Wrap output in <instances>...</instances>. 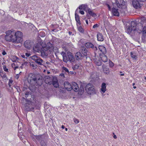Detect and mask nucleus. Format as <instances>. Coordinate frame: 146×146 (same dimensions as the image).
I'll return each mask as SVG.
<instances>
[{
    "instance_id": "f257e3e1",
    "label": "nucleus",
    "mask_w": 146,
    "mask_h": 146,
    "mask_svg": "<svg viewBox=\"0 0 146 146\" xmlns=\"http://www.w3.org/2000/svg\"><path fill=\"white\" fill-rule=\"evenodd\" d=\"M5 40L14 44L21 43L23 41V35L20 31L15 32L14 30H9L5 32Z\"/></svg>"
},
{
    "instance_id": "f03ea898",
    "label": "nucleus",
    "mask_w": 146,
    "mask_h": 146,
    "mask_svg": "<svg viewBox=\"0 0 146 146\" xmlns=\"http://www.w3.org/2000/svg\"><path fill=\"white\" fill-rule=\"evenodd\" d=\"M146 33V27H144L143 28L142 25L141 23H139L137 24L134 21H132L129 25L127 30L128 33L135 34L137 33H140L142 31V33L144 31Z\"/></svg>"
},
{
    "instance_id": "7ed1b4c3",
    "label": "nucleus",
    "mask_w": 146,
    "mask_h": 146,
    "mask_svg": "<svg viewBox=\"0 0 146 146\" xmlns=\"http://www.w3.org/2000/svg\"><path fill=\"white\" fill-rule=\"evenodd\" d=\"M85 90L87 93L90 95H92L96 93V90L93 84L89 83L85 87Z\"/></svg>"
},
{
    "instance_id": "20e7f679",
    "label": "nucleus",
    "mask_w": 146,
    "mask_h": 146,
    "mask_svg": "<svg viewBox=\"0 0 146 146\" xmlns=\"http://www.w3.org/2000/svg\"><path fill=\"white\" fill-rule=\"evenodd\" d=\"M28 82L31 83L33 82H37V79L35 75L33 74H30L29 76L27 78Z\"/></svg>"
},
{
    "instance_id": "39448f33",
    "label": "nucleus",
    "mask_w": 146,
    "mask_h": 146,
    "mask_svg": "<svg viewBox=\"0 0 146 146\" xmlns=\"http://www.w3.org/2000/svg\"><path fill=\"white\" fill-rule=\"evenodd\" d=\"M33 43L29 40H26L24 44V46L27 49H30L33 46Z\"/></svg>"
},
{
    "instance_id": "423d86ee",
    "label": "nucleus",
    "mask_w": 146,
    "mask_h": 146,
    "mask_svg": "<svg viewBox=\"0 0 146 146\" xmlns=\"http://www.w3.org/2000/svg\"><path fill=\"white\" fill-rule=\"evenodd\" d=\"M132 4L133 7L137 9L140 8L142 5L138 0H133L132 1Z\"/></svg>"
},
{
    "instance_id": "0eeeda50",
    "label": "nucleus",
    "mask_w": 146,
    "mask_h": 146,
    "mask_svg": "<svg viewBox=\"0 0 146 146\" xmlns=\"http://www.w3.org/2000/svg\"><path fill=\"white\" fill-rule=\"evenodd\" d=\"M88 50L86 48L84 47H82L81 48V53L84 58H85L86 59L87 58Z\"/></svg>"
},
{
    "instance_id": "6e6552de",
    "label": "nucleus",
    "mask_w": 146,
    "mask_h": 146,
    "mask_svg": "<svg viewBox=\"0 0 146 146\" xmlns=\"http://www.w3.org/2000/svg\"><path fill=\"white\" fill-rule=\"evenodd\" d=\"M48 49L47 47H44L43 49L40 50L41 54V56L43 57H45L48 55Z\"/></svg>"
},
{
    "instance_id": "1a4fd4ad",
    "label": "nucleus",
    "mask_w": 146,
    "mask_h": 146,
    "mask_svg": "<svg viewBox=\"0 0 146 146\" xmlns=\"http://www.w3.org/2000/svg\"><path fill=\"white\" fill-rule=\"evenodd\" d=\"M64 86L67 90L70 91L72 90V85H71L68 82H65L64 83Z\"/></svg>"
},
{
    "instance_id": "9d476101",
    "label": "nucleus",
    "mask_w": 146,
    "mask_h": 146,
    "mask_svg": "<svg viewBox=\"0 0 146 146\" xmlns=\"http://www.w3.org/2000/svg\"><path fill=\"white\" fill-rule=\"evenodd\" d=\"M23 98L25 99L27 103L26 105H27L28 106H32L34 105L35 104L32 101V100H34L33 99H32L31 98H29L28 99H25V98Z\"/></svg>"
},
{
    "instance_id": "9b49d317",
    "label": "nucleus",
    "mask_w": 146,
    "mask_h": 146,
    "mask_svg": "<svg viewBox=\"0 0 146 146\" xmlns=\"http://www.w3.org/2000/svg\"><path fill=\"white\" fill-rule=\"evenodd\" d=\"M79 88L77 83L73 82L72 85V90H73L75 92H78L79 90Z\"/></svg>"
},
{
    "instance_id": "f8f14e48",
    "label": "nucleus",
    "mask_w": 146,
    "mask_h": 146,
    "mask_svg": "<svg viewBox=\"0 0 146 146\" xmlns=\"http://www.w3.org/2000/svg\"><path fill=\"white\" fill-rule=\"evenodd\" d=\"M112 13L113 15L116 16H119V10L116 9L114 7H113L112 9Z\"/></svg>"
},
{
    "instance_id": "ddd939ff",
    "label": "nucleus",
    "mask_w": 146,
    "mask_h": 146,
    "mask_svg": "<svg viewBox=\"0 0 146 146\" xmlns=\"http://www.w3.org/2000/svg\"><path fill=\"white\" fill-rule=\"evenodd\" d=\"M87 12L88 13V14H87L86 15V16L88 17L89 15L94 17L97 16L96 14L93 12L92 11L90 8H89Z\"/></svg>"
},
{
    "instance_id": "4468645a",
    "label": "nucleus",
    "mask_w": 146,
    "mask_h": 146,
    "mask_svg": "<svg viewBox=\"0 0 146 146\" xmlns=\"http://www.w3.org/2000/svg\"><path fill=\"white\" fill-rule=\"evenodd\" d=\"M34 105L28 106L26 105L25 106V110L28 111H34Z\"/></svg>"
},
{
    "instance_id": "2eb2a0df",
    "label": "nucleus",
    "mask_w": 146,
    "mask_h": 146,
    "mask_svg": "<svg viewBox=\"0 0 146 146\" xmlns=\"http://www.w3.org/2000/svg\"><path fill=\"white\" fill-rule=\"evenodd\" d=\"M75 57L77 60H79L84 58L83 55L80 52H77L75 54Z\"/></svg>"
},
{
    "instance_id": "dca6fc26",
    "label": "nucleus",
    "mask_w": 146,
    "mask_h": 146,
    "mask_svg": "<svg viewBox=\"0 0 146 146\" xmlns=\"http://www.w3.org/2000/svg\"><path fill=\"white\" fill-rule=\"evenodd\" d=\"M68 60L70 62H74L75 60V58L73 54L70 52L68 53Z\"/></svg>"
},
{
    "instance_id": "f3484780",
    "label": "nucleus",
    "mask_w": 146,
    "mask_h": 146,
    "mask_svg": "<svg viewBox=\"0 0 146 146\" xmlns=\"http://www.w3.org/2000/svg\"><path fill=\"white\" fill-rule=\"evenodd\" d=\"M78 8L80 10H84L86 12H87V10L89 9V8L88 7L87 5L85 4H82L80 5L79 6Z\"/></svg>"
},
{
    "instance_id": "a211bd4d",
    "label": "nucleus",
    "mask_w": 146,
    "mask_h": 146,
    "mask_svg": "<svg viewBox=\"0 0 146 146\" xmlns=\"http://www.w3.org/2000/svg\"><path fill=\"white\" fill-rule=\"evenodd\" d=\"M99 49L103 54H106L107 52L106 49L105 47L102 45H100L99 46Z\"/></svg>"
},
{
    "instance_id": "6ab92c4d",
    "label": "nucleus",
    "mask_w": 146,
    "mask_h": 146,
    "mask_svg": "<svg viewBox=\"0 0 146 146\" xmlns=\"http://www.w3.org/2000/svg\"><path fill=\"white\" fill-rule=\"evenodd\" d=\"M45 82L46 84L50 85L52 84V79L50 76H46L45 78Z\"/></svg>"
},
{
    "instance_id": "aec40b11",
    "label": "nucleus",
    "mask_w": 146,
    "mask_h": 146,
    "mask_svg": "<svg viewBox=\"0 0 146 146\" xmlns=\"http://www.w3.org/2000/svg\"><path fill=\"white\" fill-rule=\"evenodd\" d=\"M78 10V9H77L75 11V18L76 21V22L78 23L79 25L81 24L80 21V17L79 15L76 13V12Z\"/></svg>"
},
{
    "instance_id": "412c9836",
    "label": "nucleus",
    "mask_w": 146,
    "mask_h": 146,
    "mask_svg": "<svg viewBox=\"0 0 146 146\" xmlns=\"http://www.w3.org/2000/svg\"><path fill=\"white\" fill-rule=\"evenodd\" d=\"M106 84L105 83H103L101 85V90L103 93H104L106 91Z\"/></svg>"
},
{
    "instance_id": "4be33fe9",
    "label": "nucleus",
    "mask_w": 146,
    "mask_h": 146,
    "mask_svg": "<svg viewBox=\"0 0 146 146\" xmlns=\"http://www.w3.org/2000/svg\"><path fill=\"white\" fill-rule=\"evenodd\" d=\"M105 54H103L101 55L100 54V56L102 60L104 62H106L108 61V58L107 56L105 55Z\"/></svg>"
},
{
    "instance_id": "5701e85b",
    "label": "nucleus",
    "mask_w": 146,
    "mask_h": 146,
    "mask_svg": "<svg viewBox=\"0 0 146 146\" xmlns=\"http://www.w3.org/2000/svg\"><path fill=\"white\" fill-rule=\"evenodd\" d=\"M102 68L104 73L108 74L110 73L109 68L105 66H102Z\"/></svg>"
},
{
    "instance_id": "b1692460",
    "label": "nucleus",
    "mask_w": 146,
    "mask_h": 146,
    "mask_svg": "<svg viewBox=\"0 0 146 146\" xmlns=\"http://www.w3.org/2000/svg\"><path fill=\"white\" fill-rule=\"evenodd\" d=\"M97 37L98 41H102L104 40V38L102 34L101 33H98Z\"/></svg>"
},
{
    "instance_id": "393cba45",
    "label": "nucleus",
    "mask_w": 146,
    "mask_h": 146,
    "mask_svg": "<svg viewBox=\"0 0 146 146\" xmlns=\"http://www.w3.org/2000/svg\"><path fill=\"white\" fill-rule=\"evenodd\" d=\"M32 93L30 92H27L25 94V97L26 98V99H28L29 98H31L32 99L34 98V97H32Z\"/></svg>"
},
{
    "instance_id": "a878e982",
    "label": "nucleus",
    "mask_w": 146,
    "mask_h": 146,
    "mask_svg": "<svg viewBox=\"0 0 146 146\" xmlns=\"http://www.w3.org/2000/svg\"><path fill=\"white\" fill-rule=\"evenodd\" d=\"M119 13H120L122 15H124L125 13L126 9L125 8H119Z\"/></svg>"
},
{
    "instance_id": "bb28decb",
    "label": "nucleus",
    "mask_w": 146,
    "mask_h": 146,
    "mask_svg": "<svg viewBox=\"0 0 146 146\" xmlns=\"http://www.w3.org/2000/svg\"><path fill=\"white\" fill-rule=\"evenodd\" d=\"M85 46L87 48H94V45L91 43L88 42L85 44Z\"/></svg>"
},
{
    "instance_id": "cd10ccee",
    "label": "nucleus",
    "mask_w": 146,
    "mask_h": 146,
    "mask_svg": "<svg viewBox=\"0 0 146 146\" xmlns=\"http://www.w3.org/2000/svg\"><path fill=\"white\" fill-rule=\"evenodd\" d=\"M35 62L38 64L40 65H42V63L44 61L40 57H38L36 60L35 61Z\"/></svg>"
},
{
    "instance_id": "c85d7f7f",
    "label": "nucleus",
    "mask_w": 146,
    "mask_h": 146,
    "mask_svg": "<svg viewBox=\"0 0 146 146\" xmlns=\"http://www.w3.org/2000/svg\"><path fill=\"white\" fill-rule=\"evenodd\" d=\"M52 84L56 88L58 87L59 86L58 81L57 80L52 81Z\"/></svg>"
},
{
    "instance_id": "c756f323",
    "label": "nucleus",
    "mask_w": 146,
    "mask_h": 146,
    "mask_svg": "<svg viewBox=\"0 0 146 146\" xmlns=\"http://www.w3.org/2000/svg\"><path fill=\"white\" fill-rule=\"evenodd\" d=\"M78 94L80 95H81L84 93V88L81 85L80 86Z\"/></svg>"
},
{
    "instance_id": "7c9ffc66",
    "label": "nucleus",
    "mask_w": 146,
    "mask_h": 146,
    "mask_svg": "<svg viewBox=\"0 0 146 146\" xmlns=\"http://www.w3.org/2000/svg\"><path fill=\"white\" fill-rule=\"evenodd\" d=\"M33 49L34 51L38 52L40 51V48L37 45H35L33 47Z\"/></svg>"
},
{
    "instance_id": "2f4dec72",
    "label": "nucleus",
    "mask_w": 146,
    "mask_h": 146,
    "mask_svg": "<svg viewBox=\"0 0 146 146\" xmlns=\"http://www.w3.org/2000/svg\"><path fill=\"white\" fill-rule=\"evenodd\" d=\"M146 37V33L145 31H144L143 32L142 35L141 36L142 41L144 42L145 41V38Z\"/></svg>"
},
{
    "instance_id": "473e14b6",
    "label": "nucleus",
    "mask_w": 146,
    "mask_h": 146,
    "mask_svg": "<svg viewBox=\"0 0 146 146\" xmlns=\"http://www.w3.org/2000/svg\"><path fill=\"white\" fill-rule=\"evenodd\" d=\"M46 47L47 48V49L48 50L49 49L50 50H52L53 49V47L52 44L50 42H48L46 44Z\"/></svg>"
},
{
    "instance_id": "72a5a7b5",
    "label": "nucleus",
    "mask_w": 146,
    "mask_h": 146,
    "mask_svg": "<svg viewBox=\"0 0 146 146\" xmlns=\"http://www.w3.org/2000/svg\"><path fill=\"white\" fill-rule=\"evenodd\" d=\"M112 2L113 5H114V4H115L119 8L121 7V5L119 4V2L117 0H112Z\"/></svg>"
},
{
    "instance_id": "f704fd0d",
    "label": "nucleus",
    "mask_w": 146,
    "mask_h": 146,
    "mask_svg": "<svg viewBox=\"0 0 146 146\" xmlns=\"http://www.w3.org/2000/svg\"><path fill=\"white\" fill-rule=\"evenodd\" d=\"M130 55L131 57L133 59H136L137 58V56L135 52H131Z\"/></svg>"
},
{
    "instance_id": "c9c22d12",
    "label": "nucleus",
    "mask_w": 146,
    "mask_h": 146,
    "mask_svg": "<svg viewBox=\"0 0 146 146\" xmlns=\"http://www.w3.org/2000/svg\"><path fill=\"white\" fill-rule=\"evenodd\" d=\"M96 60L97 59L95 60V59H94V61L95 62L96 65L98 66H101L102 65V62L98 60Z\"/></svg>"
},
{
    "instance_id": "e433bc0d",
    "label": "nucleus",
    "mask_w": 146,
    "mask_h": 146,
    "mask_svg": "<svg viewBox=\"0 0 146 146\" xmlns=\"http://www.w3.org/2000/svg\"><path fill=\"white\" fill-rule=\"evenodd\" d=\"M79 67V66L78 64H76L74 65V66H73L72 67V68L75 70L77 69Z\"/></svg>"
},
{
    "instance_id": "4c0bfd02",
    "label": "nucleus",
    "mask_w": 146,
    "mask_h": 146,
    "mask_svg": "<svg viewBox=\"0 0 146 146\" xmlns=\"http://www.w3.org/2000/svg\"><path fill=\"white\" fill-rule=\"evenodd\" d=\"M63 61L65 62H67L68 61L67 57L66 55V56L63 57Z\"/></svg>"
},
{
    "instance_id": "58836bf2",
    "label": "nucleus",
    "mask_w": 146,
    "mask_h": 146,
    "mask_svg": "<svg viewBox=\"0 0 146 146\" xmlns=\"http://www.w3.org/2000/svg\"><path fill=\"white\" fill-rule=\"evenodd\" d=\"M78 31H79V32L81 33H83L84 32V31L83 28L81 26H79L78 27Z\"/></svg>"
},
{
    "instance_id": "ea45409f",
    "label": "nucleus",
    "mask_w": 146,
    "mask_h": 146,
    "mask_svg": "<svg viewBox=\"0 0 146 146\" xmlns=\"http://www.w3.org/2000/svg\"><path fill=\"white\" fill-rule=\"evenodd\" d=\"M38 57L37 56L34 55L31 57V58L32 60H34L35 61Z\"/></svg>"
},
{
    "instance_id": "a19ab883",
    "label": "nucleus",
    "mask_w": 146,
    "mask_h": 146,
    "mask_svg": "<svg viewBox=\"0 0 146 146\" xmlns=\"http://www.w3.org/2000/svg\"><path fill=\"white\" fill-rule=\"evenodd\" d=\"M40 144L41 146H46V143L44 141H41L40 142Z\"/></svg>"
},
{
    "instance_id": "79ce46f5",
    "label": "nucleus",
    "mask_w": 146,
    "mask_h": 146,
    "mask_svg": "<svg viewBox=\"0 0 146 146\" xmlns=\"http://www.w3.org/2000/svg\"><path fill=\"white\" fill-rule=\"evenodd\" d=\"M73 121L76 124H77L79 122V120L76 118H74L73 119Z\"/></svg>"
},
{
    "instance_id": "37998d69",
    "label": "nucleus",
    "mask_w": 146,
    "mask_h": 146,
    "mask_svg": "<svg viewBox=\"0 0 146 146\" xmlns=\"http://www.w3.org/2000/svg\"><path fill=\"white\" fill-rule=\"evenodd\" d=\"M13 82V81L12 80H9L8 84L10 88H11V84H12Z\"/></svg>"
},
{
    "instance_id": "c03bdc74",
    "label": "nucleus",
    "mask_w": 146,
    "mask_h": 146,
    "mask_svg": "<svg viewBox=\"0 0 146 146\" xmlns=\"http://www.w3.org/2000/svg\"><path fill=\"white\" fill-rule=\"evenodd\" d=\"M40 35L42 37L45 36V33L43 32H41L40 33Z\"/></svg>"
},
{
    "instance_id": "a18cd8bd",
    "label": "nucleus",
    "mask_w": 146,
    "mask_h": 146,
    "mask_svg": "<svg viewBox=\"0 0 146 146\" xmlns=\"http://www.w3.org/2000/svg\"><path fill=\"white\" fill-rule=\"evenodd\" d=\"M62 69L65 72H67L68 73H69V70H68V69L67 68H66L63 67L62 68Z\"/></svg>"
},
{
    "instance_id": "49530a36",
    "label": "nucleus",
    "mask_w": 146,
    "mask_h": 146,
    "mask_svg": "<svg viewBox=\"0 0 146 146\" xmlns=\"http://www.w3.org/2000/svg\"><path fill=\"white\" fill-rule=\"evenodd\" d=\"M1 76L3 78H7L6 75L3 73H2L1 74Z\"/></svg>"
},
{
    "instance_id": "de8ad7c7",
    "label": "nucleus",
    "mask_w": 146,
    "mask_h": 146,
    "mask_svg": "<svg viewBox=\"0 0 146 146\" xmlns=\"http://www.w3.org/2000/svg\"><path fill=\"white\" fill-rule=\"evenodd\" d=\"M109 65L110 67H112L114 66V64L112 62H109Z\"/></svg>"
},
{
    "instance_id": "09e8293b",
    "label": "nucleus",
    "mask_w": 146,
    "mask_h": 146,
    "mask_svg": "<svg viewBox=\"0 0 146 146\" xmlns=\"http://www.w3.org/2000/svg\"><path fill=\"white\" fill-rule=\"evenodd\" d=\"M3 68L4 69V70L6 72H8V69L7 68L6 66H4L3 67Z\"/></svg>"
},
{
    "instance_id": "8fccbe9b",
    "label": "nucleus",
    "mask_w": 146,
    "mask_h": 146,
    "mask_svg": "<svg viewBox=\"0 0 146 146\" xmlns=\"http://www.w3.org/2000/svg\"><path fill=\"white\" fill-rule=\"evenodd\" d=\"M61 54L62 56V57L66 55V53L63 51L62 52H61Z\"/></svg>"
},
{
    "instance_id": "3c124183",
    "label": "nucleus",
    "mask_w": 146,
    "mask_h": 146,
    "mask_svg": "<svg viewBox=\"0 0 146 146\" xmlns=\"http://www.w3.org/2000/svg\"><path fill=\"white\" fill-rule=\"evenodd\" d=\"M98 25L97 24H96L93 26V28L94 29H95L96 28L98 27Z\"/></svg>"
},
{
    "instance_id": "603ef678",
    "label": "nucleus",
    "mask_w": 146,
    "mask_h": 146,
    "mask_svg": "<svg viewBox=\"0 0 146 146\" xmlns=\"http://www.w3.org/2000/svg\"><path fill=\"white\" fill-rule=\"evenodd\" d=\"M121 2L122 3L121 4V6H124L125 5V2L123 0L121 1L120 2Z\"/></svg>"
},
{
    "instance_id": "864d4df0",
    "label": "nucleus",
    "mask_w": 146,
    "mask_h": 146,
    "mask_svg": "<svg viewBox=\"0 0 146 146\" xmlns=\"http://www.w3.org/2000/svg\"><path fill=\"white\" fill-rule=\"evenodd\" d=\"M106 5L108 7V9H109V10H111V7L110 6V5L108 4H106Z\"/></svg>"
},
{
    "instance_id": "5fc2aeb1",
    "label": "nucleus",
    "mask_w": 146,
    "mask_h": 146,
    "mask_svg": "<svg viewBox=\"0 0 146 146\" xmlns=\"http://www.w3.org/2000/svg\"><path fill=\"white\" fill-rule=\"evenodd\" d=\"M2 54L3 55H6V54H7V53L5 52V50H4L2 52Z\"/></svg>"
},
{
    "instance_id": "6e6d98bb",
    "label": "nucleus",
    "mask_w": 146,
    "mask_h": 146,
    "mask_svg": "<svg viewBox=\"0 0 146 146\" xmlns=\"http://www.w3.org/2000/svg\"><path fill=\"white\" fill-rule=\"evenodd\" d=\"M79 13L82 15H84V12L83 11H79Z\"/></svg>"
},
{
    "instance_id": "4d7b16f0",
    "label": "nucleus",
    "mask_w": 146,
    "mask_h": 146,
    "mask_svg": "<svg viewBox=\"0 0 146 146\" xmlns=\"http://www.w3.org/2000/svg\"><path fill=\"white\" fill-rule=\"evenodd\" d=\"M28 64V63L27 62H25L23 63L22 64V66H27V64Z\"/></svg>"
},
{
    "instance_id": "13d9d810",
    "label": "nucleus",
    "mask_w": 146,
    "mask_h": 146,
    "mask_svg": "<svg viewBox=\"0 0 146 146\" xmlns=\"http://www.w3.org/2000/svg\"><path fill=\"white\" fill-rule=\"evenodd\" d=\"M25 54L27 57H28L30 55V54L28 53H26Z\"/></svg>"
},
{
    "instance_id": "bf43d9fd",
    "label": "nucleus",
    "mask_w": 146,
    "mask_h": 146,
    "mask_svg": "<svg viewBox=\"0 0 146 146\" xmlns=\"http://www.w3.org/2000/svg\"><path fill=\"white\" fill-rule=\"evenodd\" d=\"M19 74H17L16 75V76H15V78L16 79H17L19 78Z\"/></svg>"
},
{
    "instance_id": "052dcab7",
    "label": "nucleus",
    "mask_w": 146,
    "mask_h": 146,
    "mask_svg": "<svg viewBox=\"0 0 146 146\" xmlns=\"http://www.w3.org/2000/svg\"><path fill=\"white\" fill-rule=\"evenodd\" d=\"M94 48V50L95 51H96L97 50V48L96 46H94V48Z\"/></svg>"
},
{
    "instance_id": "680f3d73",
    "label": "nucleus",
    "mask_w": 146,
    "mask_h": 146,
    "mask_svg": "<svg viewBox=\"0 0 146 146\" xmlns=\"http://www.w3.org/2000/svg\"><path fill=\"white\" fill-rule=\"evenodd\" d=\"M138 0L139 1H140V2H144L145 1H146V0Z\"/></svg>"
},
{
    "instance_id": "e2e57ef3",
    "label": "nucleus",
    "mask_w": 146,
    "mask_h": 146,
    "mask_svg": "<svg viewBox=\"0 0 146 146\" xmlns=\"http://www.w3.org/2000/svg\"><path fill=\"white\" fill-rule=\"evenodd\" d=\"M68 73L72 74H74V72L72 71H70V72H69V73Z\"/></svg>"
},
{
    "instance_id": "0e129e2a",
    "label": "nucleus",
    "mask_w": 146,
    "mask_h": 146,
    "mask_svg": "<svg viewBox=\"0 0 146 146\" xmlns=\"http://www.w3.org/2000/svg\"><path fill=\"white\" fill-rule=\"evenodd\" d=\"M113 137L115 139H116L117 138V137L115 135H114L113 136Z\"/></svg>"
},
{
    "instance_id": "69168bd1",
    "label": "nucleus",
    "mask_w": 146,
    "mask_h": 146,
    "mask_svg": "<svg viewBox=\"0 0 146 146\" xmlns=\"http://www.w3.org/2000/svg\"><path fill=\"white\" fill-rule=\"evenodd\" d=\"M21 56L22 58H25V55H21Z\"/></svg>"
},
{
    "instance_id": "338daca9",
    "label": "nucleus",
    "mask_w": 146,
    "mask_h": 146,
    "mask_svg": "<svg viewBox=\"0 0 146 146\" xmlns=\"http://www.w3.org/2000/svg\"><path fill=\"white\" fill-rule=\"evenodd\" d=\"M18 68V66H16V67H14V70H15L17 68Z\"/></svg>"
},
{
    "instance_id": "774afa93",
    "label": "nucleus",
    "mask_w": 146,
    "mask_h": 146,
    "mask_svg": "<svg viewBox=\"0 0 146 146\" xmlns=\"http://www.w3.org/2000/svg\"><path fill=\"white\" fill-rule=\"evenodd\" d=\"M86 23L87 24H88V21L87 20H86Z\"/></svg>"
}]
</instances>
